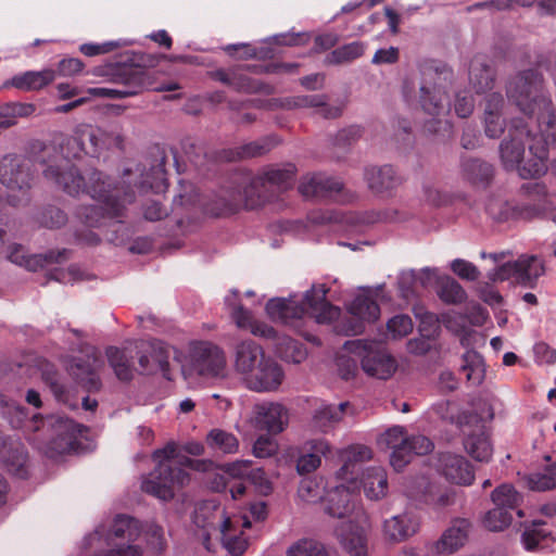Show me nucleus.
<instances>
[{
	"label": "nucleus",
	"mask_w": 556,
	"mask_h": 556,
	"mask_svg": "<svg viewBox=\"0 0 556 556\" xmlns=\"http://www.w3.org/2000/svg\"><path fill=\"white\" fill-rule=\"evenodd\" d=\"M55 76V71L51 68L39 72L29 71L12 77L11 85L21 90H38L52 83Z\"/></svg>",
	"instance_id": "obj_34"
},
{
	"label": "nucleus",
	"mask_w": 556,
	"mask_h": 556,
	"mask_svg": "<svg viewBox=\"0 0 556 556\" xmlns=\"http://www.w3.org/2000/svg\"><path fill=\"white\" fill-rule=\"evenodd\" d=\"M542 526V522L534 521L532 526L525 530L522 533V543L526 549L534 551L548 546L545 542L548 540L551 533L543 529Z\"/></svg>",
	"instance_id": "obj_43"
},
{
	"label": "nucleus",
	"mask_w": 556,
	"mask_h": 556,
	"mask_svg": "<svg viewBox=\"0 0 556 556\" xmlns=\"http://www.w3.org/2000/svg\"><path fill=\"white\" fill-rule=\"evenodd\" d=\"M467 170L473 180H488L492 176V167L485 162L473 160L468 163Z\"/></svg>",
	"instance_id": "obj_60"
},
{
	"label": "nucleus",
	"mask_w": 556,
	"mask_h": 556,
	"mask_svg": "<svg viewBox=\"0 0 556 556\" xmlns=\"http://www.w3.org/2000/svg\"><path fill=\"white\" fill-rule=\"evenodd\" d=\"M508 98L528 116L541 137L555 140L556 115L549 99L545 96L542 78L534 71L515 76L507 86Z\"/></svg>",
	"instance_id": "obj_5"
},
{
	"label": "nucleus",
	"mask_w": 556,
	"mask_h": 556,
	"mask_svg": "<svg viewBox=\"0 0 556 556\" xmlns=\"http://www.w3.org/2000/svg\"><path fill=\"white\" fill-rule=\"evenodd\" d=\"M146 541L154 551H161L164 546V532L154 523L141 526L137 520L128 516H117L108 530L97 529L88 538L89 544L102 546L104 543L109 549L97 556H141L138 541Z\"/></svg>",
	"instance_id": "obj_3"
},
{
	"label": "nucleus",
	"mask_w": 556,
	"mask_h": 556,
	"mask_svg": "<svg viewBox=\"0 0 556 556\" xmlns=\"http://www.w3.org/2000/svg\"><path fill=\"white\" fill-rule=\"evenodd\" d=\"M206 443L212 450L224 454H233L239 448V441L235 434L222 429L211 430L206 435Z\"/></svg>",
	"instance_id": "obj_41"
},
{
	"label": "nucleus",
	"mask_w": 556,
	"mask_h": 556,
	"mask_svg": "<svg viewBox=\"0 0 556 556\" xmlns=\"http://www.w3.org/2000/svg\"><path fill=\"white\" fill-rule=\"evenodd\" d=\"M102 367V362L97 357L96 351L87 354L85 362H72L67 365V370L76 379L84 382L89 389L99 388V379L97 372Z\"/></svg>",
	"instance_id": "obj_28"
},
{
	"label": "nucleus",
	"mask_w": 556,
	"mask_h": 556,
	"mask_svg": "<svg viewBox=\"0 0 556 556\" xmlns=\"http://www.w3.org/2000/svg\"><path fill=\"white\" fill-rule=\"evenodd\" d=\"M341 468L336 473V484L327 491L326 513L342 521L336 535L351 556H367L366 532L369 527L364 510L357 507L356 492L359 490L357 475L363 463L371 458V451L364 445H352L340 452Z\"/></svg>",
	"instance_id": "obj_1"
},
{
	"label": "nucleus",
	"mask_w": 556,
	"mask_h": 556,
	"mask_svg": "<svg viewBox=\"0 0 556 556\" xmlns=\"http://www.w3.org/2000/svg\"><path fill=\"white\" fill-rule=\"evenodd\" d=\"M84 63L76 58L63 59L59 62L58 73L61 76H74L84 70Z\"/></svg>",
	"instance_id": "obj_63"
},
{
	"label": "nucleus",
	"mask_w": 556,
	"mask_h": 556,
	"mask_svg": "<svg viewBox=\"0 0 556 556\" xmlns=\"http://www.w3.org/2000/svg\"><path fill=\"white\" fill-rule=\"evenodd\" d=\"M225 304L230 311L231 319L240 329L249 330L253 336L275 340L276 353L287 362L300 364L306 358L303 344L286 336H278L276 330L263 321L255 320L252 313L237 303V292L225 298Z\"/></svg>",
	"instance_id": "obj_7"
},
{
	"label": "nucleus",
	"mask_w": 556,
	"mask_h": 556,
	"mask_svg": "<svg viewBox=\"0 0 556 556\" xmlns=\"http://www.w3.org/2000/svg\"><path fill=\"white\" fill-rule=\"evenodd\" d=\"M381 443L392 448L390 455L391 466L400 471L415 455H425L432 451L433 444L424 435L407 437L403 427L395 426L388 429L381 437Z\"/></svg>",
	"instance_id": "obj_14"
},
{
	"label": "nucleus",
	"mask_w": 556,
	"mask_h": 556,
	"mask_svg": "<svg viewBox=\"0 0 556 556\" xmlns=\"http://www.w3.org/2000/svg\"><path fill=\"white\" fill-rule=\"evenodd\" d=\"M528 489L535 492H544L556 488V468L551 467L542 472H533L525 476Z\"/></svg>",
	"instance_id": "obj_42"
},
{
	"label": "nucleus",
	"mask_w": 556,
	"mask_h": 556,
	"mask_svg": "<svg viewBox=\"0 0 556 556\" xmlns=\"http://www.w3.org/2000/svg\"><path fill=\"white\" fill-rule=\"evenodd\" d=\"M399 289L403 298H408L414 290V287L417 286V270L407 269L403 270L399 275Z\"/></svg>",
	"instance_id": "obj_59"
},
{
	"label": "nucleus",
	"mask_w": 556,
	"mask_h": 556,
	"mask_svg": "<svg viewBox=\"0 0 556 556\" xmlns=\"http://www.w3.org/2000/svg\"><path fill=\"white\" fill-rule=\"evenodd\" d=\"M153 458L157 462V467L142 481L141 488L144 492L162 501L173 498L176 491L190 482L189 473L177 465L206 473L210 486L214 491H223L227 485V475L224 471L217 473V468H223V466H217L208 459H191L186 456L178 458L177 446L174 442L156 450L153 453Z\"/></svg>",
	"instance_id": "obj_2"
},
{
	"label": "nucleus",
	"mask_w": 556,
	"mask_h": 556,
	"mask_svg": "<svg viewBox=\"0 0 556 556\" xmlns=\"http://www.w3.org/2000/svg\"><path fill=\"white\" fill-rule=\"evenodd\" d=\"M381 290V286L376 290L365 289L355 296L348 306L352 320L348 324H340L338 326L339 331L345 334H359L367 324L376 321L380 316V308L374 298L378 296Z\"/></svg>",
	"instance_id": "obj_15"
},
{
	"label": "nucleus",
	"mask_w": 556,
	"mask_h": 556,
	"mask_svg": "<svg viewBox=\"0 0 556 556\" xmlns=\"http://www.w3.org/2000/svg\"><path fill=\"white\" fill-rule=\"evenodd\" d=\"M265 352L252 340H243L235 345L232 354L233 370L243 380L252 369L263 361Z\"/></svg>",
	"instance_id": "obj_22"
},
{
	"label": "nucleus",
	"mask_w": 556,
	"mask_h": 556,
	"mask_svg": "<svg viewBox=\"0 0 556 556\" xmlns=\"http://www.w3.org/2000/svg\"><path fill=\"white\" fill-rule=\"evenodd\" d=\"M247 479H249L262 494H268L271 491V484L261 468H251Z\"/></svg>",
	"instance_id": "obj_64"
},
{
	"label": "nucleus",
	"mask_w": 556,
	"mask_h": 556,
	"mask_svg": "<svg viewBox=\"0 0 556 556\" xmlns=\"http://www.w3.org/2000/svg\"><path fill=\"white\" fill-rule=\"evenodd\" d=\"M511 519V515L507 509L495 506L494 509L485 515L483 523L491 531H501L510 525Z\"/></svg>",
	"instance_id": "obj_49"
},
{
	"label": "nucleus",
	"mask_w": 556,
	"mask_h": 556,
	"mask_svg": "<svg viewBox=\"0 0 556 556\" xmlns=\"http://www.w3.org/2000/svg\"><path fill=\"white\" fill-rule=\"evenodd\" d=\"M503 106L504 100L500 93L494 92L485 98L483 124L485 135L490 138H497L504 131Z\"/></svg>",
	"instance_id": "obj_24"
},
{
	"label": "nucleus",
	"mask_w": 556,
	"mask_h": 556,
	"mask_svg": "<svg viewBox=\"0 0 556 556\" xmlns=\"http://www.w3.org/2000/svg\"><path fill=\"white\" fill-rule=\"evenodd\" d=\"M365 180L368 188L377 194L389 192L402 182L396 170L390 165L367 168L365 172Z\"/></svg>",
	"instance_id": "obj_25"
},
{
	"label": "nucleus",
	"mask_w": 556,
	"mask_h": 556,
	"mask_svg": "<svg viewBox=\"0 0 556 556\" xmlns=\"http://www.w3.org/2000/svg\"><path fill=\"white\" fill-rule=\"evenodd\" d=\"M357 483L363 486L365 495L369 500H380L388 492V478L383 468L372 467L362 471L361 481Z\"/></svg>",
	"instance_id": "obj_30"
},
{
	"label": "nucleus",
	"mask_w": 556,
	"mask_h": 556,
	"mask_svg": "<svg viewBox=\"0 0 556 556\" xmlns=\"http://www.w3.org/2000/svg\"><path fill=\"white\" fill-rule=\"evenodd\" d=\"M288 109L293 108H316L317 112L325 117H337L340 115V108H329L325 104L323 96H299L290 98L283 104Z\"/></svg>",
	"instance_id": "obj_36"
},
{
	"label": "nucleus",
	"mask_w": 556,
	"mask_h": 556,
	"mask_svg": "<svg viewBox=\"0 0 556 556\" xmlns=\"http://www.w3.org/2000/svg\"><path fill=\"white\" fill-rule=\"evenodd\" d=\"M252 424L260 430L270 434L282 432L289 421L287 408L279 403L263 402L255 404L252 410Z\"/></svg>",
	"instance_id": "obj_18"
},
{
	"label": "nucleus",
	"mask_w": 556,
	"mask_h": 556,
	"mask_svg": "<svg viewBox=\"0 0 556 556\" xmlns=\"http://www.w3.org/2000/svg\"><path fill=\"white\" fill-rule=\"evenodd\" d=\"M106 356L118 379L131 378L130 358L123 350L111 346L106 350Z\"/></svg>",
	"instance_id": "obj_45"
},
{
	"label": "nucleus",
	"mask_w": 556,
	"mask_h": 556,
	"mask_svg": "<svg viewBox=\"0 0 556 556\" xmlns=\"http://www.w3.org/2000/svg\"><path fill=\"white\" fill-rule=\"evenodd\" d=\"M89 186L86 187L90 197L99 203V207L87 208L84 213L85 220L90 226H96L100 222L101 215L106 214L110 217H117L122 214L124 203L130 202V198L126 197L123 202H119L121 190L118 188L110 189L111 182L108 181L99 172L90 173Z\"/></svg>",
	"instance_id": "obj_13"
},
{
	"label": "nucleus",
	"mask_w": 556,
	"mask_h": 556,
	"mask_svg": "<svg viewBox=\"0 0 556 556\" xmlns=\"http://www.w3.org/2000/svg\"><path fill=\"white\" fill-rule=\"evenodd\" d=\"M325 486L321 480L316 478H305L301 481L298 494L305 503H317L323 498Z\"/></svg>",
	"instance_id": "obj_47"
},
{
	"label": "nucleus",
	"mask_w": 556,
	"mask_h": 556,
	"mask_svg": "<svg viewBox=\"0 0 556 556\" xmlns=\"http://www.w3.org/2000/svg\"><path fill=\"white\" fill-rule=\"evenodd\" d=\"M305 446L308 453L302 455L296 463V469L300 473H308L320 466L319 455L326 456L330 452V444L324 439L311 440Z\"/></svg>",
	"instance_id": "obj_32"
},
{
	"label": "nucleus",
	"mask_w": 556,
	"mask_h": 556,
	"mask_svg": "<svg viewBox=\"0 0 556 556\" xmlns=\"http://www.w3.org/2000/svg\"><path fill=\"white\" fill-rule=\"evenodd\" d=\"M217 471H224L227 477L233 479L248 478L251 471V462L236 460L223 466V468H217ZM217 473L219 475V472Z\"/></svg>",
	"instance_id": "obj_57"
},
{
	"label": "nucleus",
	"mask_w": 556,
	"mask_h": 556,
	"mask_svg": "<svg viewBox=\"0 0 556 556\" xmlns=\"http://www.w3.org/2000/svg\"><path fill=\"white\" fill-rule=\"evenodd\" d=\"M173 348L163 342H153L149 345V354H143L139 358L142 370L147 372L162 371L164 375L168 370V359Z\"/></svg>",
	"instance_id": "obj_29"
},
{
	"label": "nucleus",
	"mask_w": 556,
	"mask_h": 556,
	"mask_svg": "<svg viewBox=\"0 0 556 556\" xmlns=\"http://www.w3.org/2000/svg\"><path fill=\"white\" fill-rule=\"evenodd\" d=\"M464 445L467 453L478 462H488L492 456V445L483 431L467 437Z\"/></svg>",
	"instance_id": "obj_40"
},
{
	"label": "nucleus",
	"mask_w": 556,
	"mask_h": 556,
	"mask_svg": "<svg viewBox=\"0 0 556 556\" xmlns=\"http://www.w3.org/2000/svg\"><path fill=\"white\" fill-rule=\"evenodd\" d=\"M396 212L394 210L371 211V212H332L323 215L318 222L336 223L341 225L346 231L359 232L366 227L381 223L392 222L395 219Z\"/></svg>",
	"instance_id": "obj_16"
},
{
	"label": "nucleus",
	"mask_w": 556,
	"mask_h": 556,
	"mask_svg": "<svg viewBox=\"0 0 556 556\" xmlns=\"http://www.w3.org/2000/svg\"><path fill=\"white\" fill-rule=\"evenodd\" d=\"M33 182L29 167L16 157L4 156L0 161V184L10 192L25 193Z\"/></svg>",
	"instance_id": "obj_19"
},
{
	"label": "nucleus",
	"mask_w": 556,
	"mask_h": 556,
	"mask_svg": "<svg viewBox=\"0 0 556 556\" xmlns=\"http://www.w3.org/2000/svg\"><path fill=\"white\" fill-rule=\"evenodd\" d=\"M283 378L281 366L271 356L265 355L242 382L255 392H273L278 390Z\"/></svg>",
	"instance_id": "obj_17"
},
{
	"label": "nucleus",
	"mask_w": 556,
	"mask_h": 556,
	"mask_svg": "<svg viewBox=\"0 0 556 556\" xmlns=\"http://www.w3.org/2000/svg\"><path fill=\"white\" fill-rule=\"evenodd\" d=\"M348 407L346 402L339 405H321L314 414L313 427L320 432H328L342 420Z\"/></svg>",
	"instance_id": "obj_33"
},
{
	"label": "nucleus",
	"mask_w": 556,
	"mask_h": 556,
	"mask_svg": "<svg viewBox=\"0 0 556 556\" xmlns=\"http://www.w3.org/2000/svg\"><path fill=\"white\" fill-rule=\"evenodd\" d=\"M462 370L467 380L473 386L481 384L485 378V364L483 358L473 351H468L464 354Z\"/></svg>",
	"instance_id": "obj_39"
},
{
	"label": "nucleus",
	"mask_w": 556,
	"mask_h": 556,
	"mask_svg": "<svg viewBox=\"0 0 556 556\" xmlns=\"http://www.w3.org/2000/svg\"><path fill=\"white\" fill-rule=\"evenodd\" d=\"M545 271L543 262L534 255L518 257V283L533 287Z\"/></svg>",
	"instance_id": "obj_35"
},
{
	"label": "nucleus",
	"mask_w": 556,
	"mask_h": 556,
	"mask_svg": "<svg viewBox=\"0 0 556 556\" xmlns=\"http://www.w3.org/2000/svg\"><path fill=\"white\" fill-rule=\"evenodd\" d=\"M363 52L364 45L362 42L355 41L336 49L332 52V59L338 63L349 62L361 56Z\"/></svg>",
	"instance_id": "obj_54"
},
{
	"label": "nucleus",
	"mask_w": 556,
	"mask_h": 556,
	"mask_svg": "<svg viewBox=\"0 0 556 556\" xmlns=\"http://www.w3.org/2000/svg\"><path fill=\"white\" fill-rule=\"evenodd\" d=\"M418 526L419 521L416 516L404 513L386 520L383 532L390 541L400 542L415 534Z\"/></svg>",
	"instance_id": "obj_27"
},
{
	"label": "nucleus",
	"mask_w": 556,
	"mask_h": 556,
	"mask_svg": "<svg viewBox=\"0 0 556 556\" xmlns=\"http://www.w3.org/2000/svg\"><path fill=\"white\" fill-rule=\"evenodd\" d=\"M469 81L478 93L491 89L493 72L482 58H476L470 62Z\"/></svg>",
	"instance_id": "obj_37"
},
{
	"label": "nucleus",
	"mask_w": 556,
	"mask_h": 556,
	"mask_svg": "<svg viewBox=\"0 0 556 556\" xmlns=\"http://www.w3.org/2000/svg\"><path fill=\"white\" fill-rule=\"evenodd\" d=\"M39 424L47 425L50 438L48 442H38V448L51 458L77 451L78 440L86 430L84 426L62 416H51L47 422L34 416L31 420L27 421L26 428L38 431Z\"/></svg>",
	"instance_id": "obj_10"
},
{
	"label": "nucleus",
	"mask_w": 556,
	"mask_h": 556,
	"mask_svg": "<svg viewBox=\"0 0 556 556\" xmlns=\"http://www.w3.org/2000/svg\"><path fill=\"white\" fill-rule=\"evenodd\" d=\"M345 351L353 352L361 358L364 372L377 379L391 378L396 369V359L378 342L351 340L345 342Z\"/></svg>",
	"instance_id": "obj_12"
},
{
	"label": "nucleus",
	"mask_w": 556,
	"mask_h": 556,
	"mask_svg": "<svg viewBox=\"0 0 556 556\" xmlns=\"http://www.w3.org/2000/svg\"><path fill=\"white\" fill-rule=\"evenodd\" d=\"M211 508V505H203L195 513V523L204 529L202 535L207 549L211 548L207 544L211 530H216L214 520L206 522V513ZM213 508L215 509L213 519H217L219 521L218 531L223 545L230 554L235 556L241 555L245 551L248 543L238 527L241 526L248 528L250 527V521L245 517H225L223 509L216 506H213Z\"/></svg>",
	"instance_id": "obj_11"
},
{
	"label": "nucleus",
	"mask_w": 556,
	"mask_h": 556,
	"mask_svg": "<svg viewBox=\"0 0 556 556\" xmlns=\"http://www.w3.org/2000/svg\"><path fill=\"white\" fill-rule=\"evenodd\" d=\"M5 255L10 262L33 271L43 267L47 262L46 256L28 255L20 244L9 245Z\"/></svg>",
	"instance_id": "obj_38"
},
{
	"label": "nucleus",
	"mask_w": 556,
	"mask_h": 556,
	"mask_svg": "<svg viewBox=\"0 0 556 556\" xmlns=\"http://www.w3.org/2000/svg\"><path fill=\"white\" fill-rule=\"evenodd\" d=\"M293 173L292 170L288 169H270L264 174V176L261 178L263 181V185H270V186H277L281 189H286L291 179H292Z\"/></svg>",
	"instance_id": "obj_55"
},
{
	"label": "nucleus",
	"mask_w": 556,
	"mask_h": 556,
	"mask_svg": "<svg viewBox=\"0 0 556 556\" xmlns=\"http://www.w3.org/2000/svg\"><path fill=\"white\" fill-rule=\"evenodd\" d=\"M473 108L475 101L467 91L456 93L454 110L457 116L462 118L469 116L472 113Z\"/></svg>",
	"instance_id": "obj_58"
},
{
	"label": "nucleus",
	"mask_w": 556,
	"mask_h": 556,
	"mask_svg": "<svg viewBox=\"0 0 556 556\" xmlns=\"http://www.w3.org/2000/svg\"><path fill=\"white\" fill-rule=\"evenodd\" d=\"M352 355L356 356L355 353L345 351L344 344L336 361L338 374L344 380L353 378L357 372V362Z\"/></svg>",
	"instance_id": "obj_50"
},
{
	"label": "nucleus",
	"mask_w": 556,
	"mask_h": 556,
	"mask_svg": "<svg viewBox=\"0 0 556 556\" xmlns=\"http://www.w3.org/2000/svg\"><path fill=\"white\" fill-rule=\"evenodd\" d=\"M469 522L465 519L455 520L452 526L442 534L437 544L439 553H454L462 547L468 535Z\"/></svg>",
	"instance_id": "obj_31"
},
{
	"label": "nucleus",
	"mask_w": 556,
	"mask_h": 556,
	"mask_svg": "<svg viewBox=\"0 0 556 556\" xmlns=\"http://www.w3.org/2000/svg\"><path fill=\"white\" fill-rule=\"evenodd\" d=\"M545 210V205L513 204L508 202H492L488 205V213L498 222L511 219H531L539 216Z\"/></svg>",
	"instance_id": "obj_23"
},
{
	"label": "nucleus",
	"mask_w": 556,
	"mask_h": 556,
	"mask_svg": "<svg viewBox=\"0 0 556 556\" xmlns=\"http://www.w3.org/2000/svg\"><path fill=\"white\" fill-rule=\"evenodd\" d=\"M131 43L132 42L128 41V40L106 41L101 45L84 43L80 46L79 50L83 54H85L87 56H93V55L109 53L116 48L129 46Z\"/></svg>",
	"instance_id": "obj_53"
},
{
	"label": "nucleus",
	"mask_w": 556,
	"mask_h": 556,
	"mask_svg": "<svg viewBox=\"0 0 556 556\" xmlns=\"http://www.w3.org/2000/svg\"><path fill=\"white\" fill-rule=\"evenodd\" d=\"M43 174L47 179L54 181L68 194L77 195L85 191L86 186L81 184L84 178L76 173L74 166L66 159H61L55 166L50 165Z\"/></svg>",
	"instance_id": "obj_21"
},
{
	"label": "nucleus",
	"mask_w": 556,
	"mask_h": 556,
	"mask_svg": "<svg viewBox=\"0 0 556 556\" xmlns=\"http://www.w3.org/2000/svg\"><path fill=\"white\" fill-rule=\"evenodd\" d=\"M451 269L462 279L473 281L479 277L478 268L463 258L454 260L451 263Z\"/></svg>",
	"instance_id": "obj_56"
},
{
	"label": "nucleus",
	"mask_w": 556,
	"mask_h": 556,
	"mask_svg": "<svg viewBox=\"0 0 556 556\" xmlns=\"http://www.w3.org/2000/svg\"><path fill=\"white\" fill-rule=\"evenodd\" d=\"M277 451L276 442L268 437H260L254 443L253 452L256 457H268Z\"/></svg>",
	"instance_id": "obj_62"
},
{
	"label": "nucleus",
	"mask_w": 556,
	"mask_h": 556,
	"mask_svg": "<svg viewBox=\"0 0 556 556\" xmlns=\"http://www.w3.org/2000/svg\"><path fill=\"white\" fill-rule=\"evenodd\" d=\"M437 469L446 480L456 484L469 485L475 479L470 464L460 455L440 454Z\"/></svg>",
	"instance_id": "obj_20"
},
{
	"label": "nucleus",
	"mask_w": 556,
	"mask_h": 556,
	"mask_svg": "<svg viewBox=\"0 0 556 556\" xmlns=\"http://www.w3.org/2000/svg\"><path fill=\"white\" fill-rule=\"evenodd\" d=\"M388 336L391 339H401L413 330V323L407 315H396L387 324Z\"/></svg>",
	"instance_id": "obj_51"
},
{
	"label": "nucleus",
	"mask_w": 556,
	"mask_h": 556,
	"mask_svg": "<svg viewBox=\"0 0 556 556\" xmlns=\"http://www.w3.org/2000/svg\"><path fill=\"white\" fill-rule=\"evenodd\" d=\"M288 556H329L325 546L313 540H301L287 551Z\"/></svg>",
	"instance_id": "obj_48"
},
{
	"label": "nucleus",
	"mask_w": 556,
	"mask_h": 556,
	"mask_svg": "<svg viewBox=\"0 0 556 556\" xmlns=\"http://www.w3.org/2000/svg\"><path fill=\"white\" fill-rule=\"evenodd\" d=\"M526 128L515 126L510 130L500 146V155L506 169L517 170L522 178H536L547 170L548 143L530 121Z\"/></svg>",
	"instance_id": "obj_4"
},
{
	"label": "nucleus",
	"mask_w": 556,
	"mask_h": 556,
	"mask_svg": "<svg viewBox=\"0 0 556 556\" xmlns=\"http://www.w3.org/2000/svg\"><path fill=\"white\" fill-rule=\"evenodd\" d=\"M438 293L443 302L450 304H457L466 299V292L463 287L450 277L442 278Z\"/></svg>",
	"instance_id": "obj_46"
},
{
	"label": "nucleus",
	"mask_w": 556,
	"mask_h": 556,
	"mask_svg": "<svg viewBox=\"0 0 556 556\" xmlns=\"http://www.w3.org/2000/svg\"><path fill=\"white\" fill-rule=\"evenodd\" d=\"M488 277L493 282L514 280L518 283V258L495 267L488 274Z\"/></svg>",
	"instance_id": "obj_52"
},
{
	"label": "nucleus",
	"mask_w": 556,
	"mask_h": 556,
	"mask_svg": "<svg viewBox=\"0 0 556 556\" xmlns=\"http://www.w3.org/2000/svg\"><path fill=\"white\" fill-rule=\"evenodd\" d=\"M328 289L325 285H315L303 298L291 295L288 299H271L266 304L268 317L275 321L292 325L309 314L318 324L336 320L340 309L326 301Z\"/></svg>",
	"instance_id": "obj_6"
},
{
	"label": "nucleus",
	"mask_w": 556,
	"mask_h": 556,
	"mask_svg": "<svg viewBox=\"0 0 556 556\" xmlns=\"http://www.w3.org/2000/svg\"><path fill=\"white\" fill-rule=\"evenodd\" d=\"M492 501L495 506L503 507L507 510L517 508L522 496L510 484H502L492 492Z\"/></svg>",
	"instance_id": "obj_44"
},
{
	"label": "nucleus",
	"mask_w": 556,
	"mask_h": 556,
	"mask_svg": "<svg viewBox=\"0 0 556 556\" xmlns=\"http://www.w3.org/2000/svg\"><path fill=\"white\" fill-rule=\"evenodd\" d=\"M534 356L539 364L552 365L556 362V350L544 342L534 345Z\"/></svg>",
	"instance_id": "obj_61"
},
{
	"label": "nucleus",
	"mask_w": 556,
	"mask_h": 556,
	"mask_svg": "<svg viewBox=\"0 0 556 556\" xmlns=\"http://www.w3.org/2000/svg\"><path fill=\"white\" fill-rule=\"evenodd\" d=\"M452 77L447 70L439 72L438 70L426 68L422 71V80L419 86L420 104L425 112L433 116V121L428 123V130L439 132L444 127L445 130L450 124L445 118L448 113V99L446 87Z\"/></svg>",
	"instance_id": "obj_8"
},
{
	"label": "nucleus",
	"mask_w": 556,
	"mask_h": 556,
	"mask_svg": "<svg viewBox=\"0 0 556 556\" xmlns=\"http://www.w3.org/2000/svg\"><path fill=\"white\" fill-rule=\"evenodd\" d=\"M342 184L339 180L329 178L321 174L307 175L303 177L299 191L305 198L327 197L333 192H339Z\"/></svg>",
	"instance_id": "obj_26"
},
{
	"label": "nucleus",
	"mask_w": 556,
	"mask_h": 556,
	"mask_svg": "<svg viewBox=\"0 0 556 556\" xmlns=\"http://www.w3.org/2000/svg\"><path fill=\"white\" fill-rule=\"evenodd\" d=\"M181 370L187 380L194 378L204 380L225 379L228 376L225 352L212 342H194L181 365Z\"/></svg>",
	"instance_id": "obj_9"
}]
</instances>
